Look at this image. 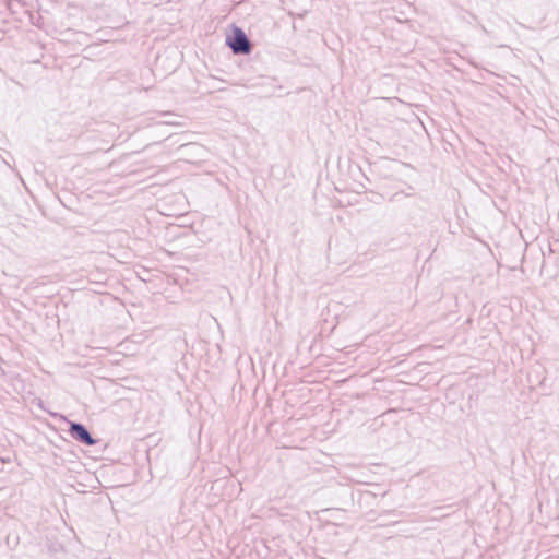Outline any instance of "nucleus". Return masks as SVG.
Wrapping results in <instances>:
<instances>
[{
	"label": "nucleus",
	"mask_w": 559,
	"mask_h": 559,
	"mask_svg": "<svg viewBox=\"0 0 559 559\" xmlns=\"http://www.w3.org/2000/svg\"><path fill=\"white\" fill-rule=\"evenodd\" d=\"M226 45L235 55H248L252 50L250 39L246 33L237 26H235L231 34L227 36Z\"/></svg>",
	"instance_id": "nucleus-1"
},
{
	"label": "nucleus",
	"mask_w": 559,
	"mask_h": 559,
	"mask_svg": "<svg viewBox=\"0 0 559 559\" xmlns=\"http://www.w3.org/2000/svg\"><path fill=\"white\" fill-rule=\"evenodd\" d=\"M69 424L68 433L78 442L93 447L98 443V439H95L85 425L76 421L67 420Z\"/></svg>",
	"instance_id": "nucleus-2"
}]
</instances>
